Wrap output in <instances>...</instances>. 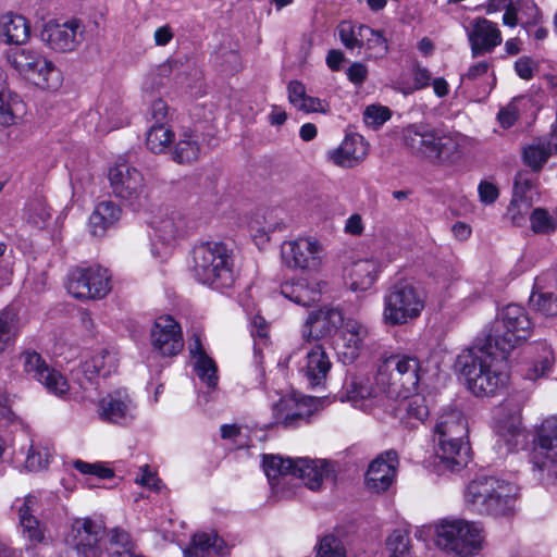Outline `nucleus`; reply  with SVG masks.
I'll return each instance as SVG.
<instances>
[{"label":"nucleus","instance_id":"nucleus-14","mask_svg":"<svg viewBox=\"0 0 557 557\" xmlns=\"http://www.w3.org/2000/svg\"><path fill=\"white\" fill-rule=\"evenodd\" d=\"M103 528L90 518H76L64 535L66 557H98Z\"/></svg>","mask_w":557,"mask_h":557},{"label":"nucleus","instance_id":"nucleus-25","mask_svg":"<svg viewBox=\"0 0 557 557\" xmlns=\"http://www.w3.org/2000/svg\"><path fill=\"white\" fill-rule=\"evenodd\" d=\"M368 153L369 147L364 138L359 134H348L338 147L326 151V160L338 168L352 169L359 165Z\"/></svg>","mask_w":557,"mask_h":557},{"label":"nucleus","instance_id":"nucleus-56","mask_svg":"<svg viewBox=\"0 0 557 557\" xmlns=\"http://www.w3.org/2000/svg\"><path fill=\"white\" fill-rule=\"evenodd\" d=\"M360 29L361 25H352L349 22H342L339 24V39L347 49L362 48V39L358 35Z\"/></svg>","mask_w":557,"mask_h":557},{"label":"nucleus","instance_id":"nucleus-43","mask_svg":"<svg viewBox=\"0 0 557 557\" xmlns=\"http://www.w3.org/2000/svg\"><path fill=\"white\" fill-rule=\"evenodd\" d=\"M201 153L199 136L191 129L184 131L172 151V159L181 164L196 161Z\"/></svg>","mask_w":557,"mask_h":557},{"label":"nucleus","instance_id":"nucleus-37","mask_svg":"<svg viewBox=\"0 0 557 557\" xmlns=\"http://www.w3.org/2000/svg\"><path fill=\"white\" fill-rule=\"evenodd\" d=\"M281 293L290 301L309 307L319 299L321 288L319 283L301 278L282 284Z\"/></svg>","mask_w":557,"mask_h":557},{"label":"nucleus","instance_id":"nucleus-61","mask_svg":"<svg viewBox=\"0 0 557 557\" xmlns=\"http://www.w3.org/2000/svg\"><path fill=\"white\" fill-rule=\"evenodd\" d=\"M109 555L113 557L114 550H135L129 534L123 530L114 529L110 535Z\"/></svg>","mask_w":557,"mask_h":557},{"label":"nucleus","instance_id":"nucleus-12","mask_svg":"<svg viewBox=\"0 0 557 557\" xmlns=\"http://www.w3.org/2000/svg\"><path fill=\"white\" fill-rule=\"evenodd\" d=\"M531 462L535 475L544 484H552L557 480V417H549L542 422Z\"/></svg>","mask_w":557,"mask_h":557},{"label":"nucleus","instance_id":"nucleus-19","mask_svg":"<svg viewBox=\"0 0 557 557\" xmlns=\"http://www.w3.org/2000/svg\"><path fill=\"white\" fill-rule=\"evenodd\" d=\"M370 337V327L355 318H346L339 327L335 348L343 363L354 362L363 351Z\"/></svg>","mask_w":557,"mask_h":557},{"label":"nucleus","instance_id":"nucleus-4","mask_svg":"<svg viewBox=\"0 0 557 557\" xmlns=\"http://www.w3.org/2000/svg\"><path fill=\"white\" fill-rule=\"evenodd\" d=\"M518 487L496 476H480L467 487L466 499L480 513L503 517L516 510Z\"/></svg>","mask_w":557,"mask_h":557},{"label":"nucleus","instance_id":"nucleus-17","mask_svg":"<svg viewBox=\"0 0 557 557\" xmlns=\"http://www.w3.org/2000/svg\"><path fill=\"white\" fill-rule=\"evenodd\" d=\"M101 421L121 426L129 425L138 413L137 404L126 388H117L103 396L97 405Z\"/></svg>","mask_w":557,"mask_h":557},{"label":"nucleus","instance_id":"nucleus-39","mask_svg":"<svg viewBox=\"0 0 557 557\" xmlns=\"http://www.w3.org/2000/svg\"><path fill=\"white\" fill-rule=\"evenodd\" d=\"M0 38L7 44L22 45L29 38V25L25 17L7 13L0 17Z\"/></svg>","mask_w":557,"mask_h":557},{"label":"nucleus","instance_id":"nucleus-18","mask_svg":"<svg viewBox=\"0 0 557 557\" xmlns=\"http://www.w3.org/2000/svg\"><path fill=\"white\" fill-rule=\"evenodd\" d=\"M323 257V246L311 237H299L282 246V259L292 269L315 271L321 267Z\"/></svg>","mask_w":557,"mask_h":557},{"label":"nucleus","instance_id":"nucleus-9","mask_svg":"<svg viewBox=\"0 0 557 557\" xmlns=\"http://www.w3.org/2000/svg\"><path fill=\"white\" fill-rule=\"evenodd\" d=\"M382 318L387 325H403L420 317L425 300L413 285L399 282L388 288L383 299Z\"/></svg>","mask_w":557,"mask_h":557},{"label":"nucleus","instance_id":"nucleus-26","mask_svg":"<svg viewBox=\"0 0 557 557\" xmlns=\"http://www.w3.org/2000/svg\"><path fill=\"white\" fill-rule=\"evenodd\" d=\"M262 467L271 490L277 495L288 496V486L294 480L295 459L283 458L276 455H264Z\"/></svg>","mask_w":557,"mask_h":557},{"label":"nucleus","instance_id":"nucleus-58","mask_svg":"<svg viewBox=\"0 0 557 557\" xmlns=\"http://www.w3.org/2000/svg\"><path fill=\"white\" fill-rule=\"evenodd\" d=\"M411 76L413 85L408 90H405V94H410L414 90L425 89L429 86H431V82L433 79L430 70L418 62L412 65Z\"/></svg>","mask_w":557,"mask_h":557},{"label":"nucleus","instance_id":"nucleus-10","mask_svg":"<svg viewBox=\"0 0 557 557\" xmlns=\"http://www.w3.org/2000/svg\"><path fill=\"white\" fill-rule=\"evenodd\" d=\"M108 178L112 194L135 211L147 208L150 189L143 173L127 164L119 163L110 168Z\"/></svg>","mask_w":557,"mask_h":557},{"label":"nucleus","instance_id":"nucleus-11","mask_svg":"<svg viewBox=\"0 0 557 557\" xmlns=\"http://www.w3.org/2000/svg\"><path fill=\"white\" fill-rule=\"evenodd\" d=\"M151 228V249L157 257H166L177 243L193 228V223L180 211H165L153 216Z\"/></svg>","mask_w":557,"mask_h":557},{"label":"nucleus","instance_id":"nucleus-20","mask_svg":"<svg viewBox=\"0 0 557 557\" xmlns=\"http://www.w3.org/2000/svg\"><path fill=\"white\" fill-rule=\"evenodd\" d=\"M317 409L314 398L287 395L278 399L272 406L275 424L284 428H297L307 424Z\"/></svg>","mask_w":557,"mask_h":557},{"label":"nucleus","instance_id":"nucleus-63","mask_svg":"<svg viewBox=\"0 0 557 557\" xmlns=\"http://www.w3.org/2000/svg\"><path fill=\"white\" fill-rule=\"evenodd\" d=\"M147 114L152 124H168L169 122V107L161 98L151 101Z\"/></svg>","mask_w":557,"mask_h":557},{"label":"nucleus","instance_id":"nucleus-45","mask_svg":"<svg viewBox=\"0 0 557 557\" xmlns=\"http://www.w3.org/2000/svg\"><path fill=\"white\" fill-rule=\"evenodd\" d=\"M23 457V463L28 471H40L49 465L51 455L49 448L40 442L32 441L27 448L22 447L17 458Z\"/></svg>","mask_w":557,"mask_h":557},{"label":"nucleus","instance_id":"nucleus-57","mask_svg":"<svg viewBox=\"0 0 557 557\" xmlns=\"http://www.w3.org/2000/svg\"><path fill=\"white\" fill-rule=\"evenodd\" d=\"M391 110L384 106H368L363 112V120L366 124L380 127L391 119Z\"/></svg>","mask_w":557,"mask_h":557},{"label":"nucleus","instance_id":"nucleus-30","mask_svg":"<svg viewBox=\"0 0 557 557\" xmlns=\"http://www.w3.org/2000/svg\"><path fill=\"white\" fill-rule=\"evenodd\" d=\"M346 318L337 308L324 307L310 312L302 331L305 338H321L341 327Z\"/></svg>","mask_w":557,"mask_h":557},{"label":"nucleus","instance_id":"nucleus-55","mask_svg":"<svg viewBox=\"0 0 557 557\" xmlns=\"http://www.w3.org/2000/svg\"><path fill=\"white\" fill-rule=\"evenodd\" d=\"M22 360L25 372L36 381H38L40 379V375H44V373H46V370L49 369V366L36 351H25L22 355Z\"/></svg>","mask_w":557,"mask_h":557},{"label":"nucleus","instance_id":"nucleus-53","mask_svg":"<svg viewBox=\"0 0 557 557\" xmlns=\"http://www.w3.org/2000/svg\"><path fill=\"white\" fill-rule=\"evenodd\" d=\"M26 221L36 227H42L50 219L51 213L47 205L39 200L29 202L25 208Z\"/></svg>","mask_w":557,"mask_h":557},{"label":"nucleus","instance_id":"nucleus-34","mask_svg":"<svg viewBox=\"0 0 557 557\" xmlns=\"http://www.w3.org/2000/svg\"><path fill=\"white\" fill-rule=\"evenodd\" d=\"M189 352L195 359V371L209 388L214 389L219 382L215 361L207 354L200 336L194 335L188 344Z\"/></svg>","mask_w":557,"mask_h":557},{"label":"nucleus","instance_id":"nucleus-60","mask_svg":"<svg viewBox=\"0 0 557 557\" xmlns=\"http://www.w3.org/2000/svg\"><path fill=\"white\" fill-rule=\"evenodd\" d=\"M74 468L83 474H91L98 479H110L113 476V471L110 468L102 466L99 462L88 463L83 460H75Z\"/></svg>","mask_w":557,"mask_h":557},{"label":"nucleus","instance_id":"nucleus-33","mask_svg":"<svg viewBox=\"0 0 557 557\" xmlns=\"http://www.w3.org/2000/svg\"><path fill=\"white\" fill-rule=\"evenodd\" d=\"M382 392L372 387L369 379L354 376L345 384L346 400L354 407L368 411L380 404Z\"/></svg>","mask_w":557,"mask_h":557},{"label":"nucleus","instance_id":"nucleus-59","mask_svg":"<svg viewBox=\"0 0 557 557\" xmlns=\"http://www.w3.org/2000/svg\"><path fill=\"white\" fill-rule=\"evenodd\" d=\"M404 409L407 414L416 420L423 421L429 416V408L425 399L419 395L404 398Z\"/></svg>","mask_w":557,"mask_h":557},{"label":"nucleus","instance_id":"nucleus-51","mask_svg":"<svg viewBox=\"0 0 557 557\" xmlns=\"http://www.w3.org/2000/svg\"><path fill=\"white\" fill-rule=\"evenodd\" d=\"M388 557H411L410 540L405 530H395L386 541Z\"/></svg>","mask_w":557,"mask_h":557},{"label":"nucleus","instance_id":"nucleus-29","mask_svg":"<svg viewBox=\"0 0 557 557\" xmlns=\"http://www.w3.org/2000/svg\"><path fill=\"white\" fill-rule=\"evenodd\" d=\"M333 472L332 463L325 459L295 458L294 480L300 479L311 491H319Z\"/></svg>","mask_w":557,"mask_h":557},{"label":"nucleus","instance_id":"nucleus-2","mask_svg":"<svg viewBox=\"0 0 557 557\" xmlns=\"http://www.w3.org/2000/svg\"><path fill=\"white\" fill-rule=\"evenodd\" d=\"M468 423L462 411L444 410L434 425L433 441L437 466L451 472L462 469L469 460Z\"/></svg>","mask_w":557,"mask_h":557},{"label":"nucleus","instance_id":"nucleus-35","mask_svg":"<svg viewBox=\"0 0 557 557\" xmlns=\"http://www.w3.org/2000/svg\"><path fill=\"white\" fill-rule=\"evenodd\" d=\"M557 153V131L548 137L540 138L523 149V162L533 171L539 172L550 156Z\"/></svg>","mask_w":557,"mask_h":557},{"label":"nucleus","instance_id":"nucleus-54","mask_svg":"<svg viewBox=\"0 0 557 557\" xmlns=\"http://www.w3.org/2000/svg\"><path fill=\"white\" fill-rule=\"evenodd\" d=\"M521 26L528 28L541 21V11L533 0H516Z\"/></svg>","mask_w":557,"mask_h":557},{"label":"nucleus","instance_id":"nucleus-22","mask_svg":"<svg viewBox=\"0 0 557 557\" xmlns=\"http://www.w3.org/2000/svg\"><path fill=\"white\" fill-rule=\"evenodd\" d=\"M471 55L478 58L491 53L503 42L498 25L485 17H474L467 27Z\"/></svg>","mask_w":557,"mask_h":557},{"label":"nucleus","instance_id":"nucleus-38","mask_svg":"<svg viewBox=\"0 0 557 557\" xmlns=\"http://www.w3.org/2000/svg\"><path fill=\"white\" fill-rule=\"evenodd\" d=\"M122 214L121 208L111 200L99 202L89 218L92 235L101 237L106 231L116 224Z\"/></svg>","mask_w":557,"mask_h":557},{"label":"nucleus","instance_id":"nucleus-15","mask_svg":"<svg viewBox=\"0 0 557 557\" xmlns=\"http://www.w3.org/2000/svg\"><path fill=\"white\" fill-rule=\"evenodd\" d=\"M13 508L17 515V528L23 539L30 545L37 546L48 542V528L37 518L41 508V498L36 494H28L17 498Z\"/></svg>","mask_w":557,"mask_h":557},{"label":"nucleus","instance_id":"nucleus-42","mask_svg":"<svg viewBox=\"0 0 557 557\" xmlns=\"http://www.w3.org/2000/svg\"><path fill=\"white\" fill-rule=\"evenodd\" d=\"M549 276L544 274L535 278L529 304L534 311L545 317H555L557 315V295L544 290V283Z\"/></svg>","mask_w":557,"mask_h":557},{"label":"nucleus","instance_id":"nucleus-24","mask_svg":"<svg viewBox=\"0 0 557 557\" xmlns=\"http://www.w3.org/2000/svg\"><path fill=\"white\" fill-rule=\"evenodd\" d=\"M440 132L428 123H412L404 127L401 140L411 154L431 160Z\"/></svg>","mask_w":557,"mask_h":557},{"label":"nucleus","instance_id":"nucleus-8","mask_svg":"<svg viewBox=\"0 0 557 557\" xmlns=\"http://www.w3.org/2000/svg\"><path fill=\"white\" fill-rule=\"evenodd\" d=\"M7 61L22 77L41 89L57 90L62 85L61 71L39 51L12 48L7 52Z\"/></svg>","mask_w":557,"mask_h":557},{"label":"nucleus","instance_id":"nucleus-62","mask_svg":"<svg viewBox=\"0 0 557 557\" xmlns=\"http://www.w3.org/2000/svg\"><path fill=\"white\" fill-rule=\"evenodd\" d=\"M521 184V175H518L515 180V195L508 207V215L516 225H520L522 221L521 207H528V203L522 198L517 197Z\"/></svg>","mask_w":557,"mask_h":557},{"label":"nucleus","instance_id":"nucleus-46","mask_svg":"<svg viewBox=\"0 0 557 557\" xmlns=\"http://www.w3.org/2000/svg\"><path fill=\"white\" fill-rule=\"evenodd\" d=\"M174 133L169 124H151L147 131L146 145L153 153H162L173 143Z\"/></svg>","mask_w":557,"mask_h":557},{"label":"nucleus","instance_id":"nucleus-31","mask_svg":"<svg viewBox=\"0 0 557 557\" xmlns=\"http://www.w3.org/2000/svg\"><path fill=\"white\" fill-rule=\"evenodd\" d=\"M380 272L381 267L376 259L357 260L346 269V283L354 292H364L373 286Z\"/></svg>","mask_w":557,"mask_h":557},{"label":"nucleus","instance_id":"nucleus-23","mask_svg":"<svg viewBox=\"0 0 557 557\" xmlns=\"http://www.w3.org/2000/svg\"><path fill=\"white\" fill-rule=\"evenodd\" d=\"M151 345L154 350L165 357L180 354L184 347L180 324L170 315L156 319L151 329Z\"/></svg>","mask_w":557,"mask_h":557},{"label":"nucleus","instance_id":"nucleus-48","mask_svg":"<svg viewBox=\"0 0 557 557\" xmlns=\"http://www.w3.org/2000/svg\"><path fill=\"white\" fill-rule=\"evenodd\" d=\"M18 333L15 314L11 311H0V354L14 341Z\"/></svg>","mask_w":557,"mask_h":557},{"label":"nucleus","instance_id":"nucleus-50","mask_svg":"<svg viewBox=\"0 0 557 557\" xmlns=\"http://www.w3.org/2000/svg\"><path fill=\"white\" fill-rule=\"evenodd\" d=\"M531 230L535 234H550L555 232L557 227V220L543 208H536L530 215Z\"/></svg>","mask_w":557,"mask_h":557},{"label":"nucleus","instance_id":"nucleus-27","mask_svg":"<svg viewBox=\"0 0 557 557\" xmlns=\"http://www.w3.org/2000/svg\"><path fill=\"white\" fill-rule=\"evenodd\" d=\"M331 368L332 362L324 347L315 344L306 350L298 369L308 385L315 387L324 384Z\"/></svg>","mask_w":557,"mask_h":557},{"label":"nucleus","instance_id":"nucleus-32","mask_svg":"<svg viewBox=\"0 0 557 557\" xmlns=\"http://www.w3.org/2000/svg\"><path fill=\"white\" fill-rule=\"evenodd\" d=\"M467 138L458 132L441 129L431 160L441 164H455L461 160Z\"/></svg>","mask_w":557,"mask_h":557},{"label":"nucleus","instance_id":"nucleus-16","mask_svg":"<svg viewBox=\"0 0 557 557\" xmlns=\"http://www.w3.org/2000/svg\"><path fill=\"white\" fill-rule=\"evenodd\" d=\"M523 405V396L518 394L509 396L495 409L494 421L498 436L497 442H504L507 451H511L518 444Z\"/></svg>","mask_w":557,"mask_h":557},{"label":"nucleus","instance_id":"nucleus-21","mask_svg":"<svg viewBox=\"0 0 557 557\" xmlns=\"http://www.w3.org/2000/svg\"><path fill=\"white\" fill-rule=\"evenodd\" d=\"M85 26L82 21L72 18L64 23L50 21L41 30V40L57 52H71L84 40Z\"/></svg>","mask_w":557,"mask_h":557},{"label":"nucleus","instance_id":"nucleus-64","mask_svg":"<svg viewBox=\"0 0 557 557\" xmlns=\"http://www.w3.org/2000/svg\"><path fill=\"white\" fill-rule=\"evenodd\" d=\"M295 108L305 113H326L329 111V103L324 100L307 95Z\"/></svg>","mask_w":557,"mask_h":557},{"label":"nucleus","instance_id":"nucleus-28","mask_svg":"<svg viewBox=\"0 0 557 557\" xmlns=\"http://www.w3.org/2000/svg\"><path fill=\"white\" fill-rule=\"evenodd\" d=\"M398 462V455L394 450L386 451L373 460L366 474L368 488L377 493L386 491L394 481Z\"/></svg>","mask_w":557,"mask_h":557},{"label":"nucleus","instance_id":"nucleus-7","mask_svg":"<svg viewBox=\"0 0 557 557\" xmlns=\"http://www.w3.org/2000/svg\"><path fill=\"white\" fill-rule=\"evenodd\" d=\"M436 545L448 553L471 557L483 548V529L463 519H444L434 525Z\"/></svg>","mask_w":557,"mask_h":557},{"label":"nucleus","instance_id":"nucleus-52","mask_svg":"<svg viewBox=\"0 0 557 557\" xmlns=\"http://www.w3.org/2000/svg\"><path fill=\"white\" fill-rule=\"evenodd\" d=\"M315 557H347L343 541L334 534L322 537Z\"/></svg>","mask_w":557,"mask_h":557},{"label":"nucleus","instance_id":"nucleus-3","mask_svg":"<svg viewBox=\"0 0 557 557\" xmlns=\"http://www.w3.org/2000/svg\"><path fill=\"white\" fill-rule=\"evenodd\" d=\"M190 272L200 283L225 292L234 287L237 274L227 247L221 242H201L191 250Z\"/></svg>","mask_w":557,"mask_h":557},{"label":"nucleus","instance_id":"nucleus-47","mask_svg":"<svg viewBox=\"0 0 557 557\" xmlns=\"http://www.w3.org/2000/svg\"><path fill=\"white\" fill-rule=\"evenodd\" d=\"M39 382L47 393L65 399L67 395H70L71 386L66 380V377L58 370L50 368L46 370V373L44 375H40V379L37 381Z\"/></svg>","mask_w":557,"mask_h":557},{"label":"nucleus","instance_id":"nucleus-36","mask_svg":"<svg viewBox=\"0 0 557 557\" xmlns=\"http://www.w3.org/2000/svg\"><path fill=\"white\" fill-rule=\"evenodd\" d=\"M99 116L96 129L100 133H108L121 128L129 123V115L119 100L102 103L96 113H90V119Z\"/></svg>","mask_w":557,"mask_h":557},{"label":"nucleus","instance_id":"nucleus-6","mask_svg":"<svg viewBox=\"0 0 557 557\" xmlns=\"http://www.w3.org/2000/svg\"><path fill=\"white\" fill-rule=\"evenodd\" d=\"M531 335V321L523 307L510 304L495 318L486 335L488 348L495 347L503 355L508 354Z\"/></svg>","mask_w":557,"mask_h":557},{"label":"nucleus","instance_id":"nucleus-5","mask_svg":"<svg viewBox=\"0 0 557 557\" xmlns=\"http://www.w3.org/2000/svg\"><path fill=\"white\" fill-rule=\"evenodd\" d=\"M421 364L417 357L392 355L380 366L375 382L388 398H407L418 389Z\"/></svg>","mask_w":557,"mask_h":557},{"label":"nucleus","instance_id":"nucleus-40","mask_svg":"<svg viewBox=\"0 0 557 557\" xmlns=\"http://www.w3.org/2000/svg\"><path fill=\"white\" fill-rule=\"evenodd\" d=\"M116 368V357L115 354L107 350L100 349L97 351L89 360H86L82 366V372L86 374V381L88 386H84L82 383V387L84 389H89L92 387V375L97 374L100 376H107Z\"/></svg>","mask_w":557,"mask_h":557},{"label":"nucleus","instance_id":"nucleus-44","mask_svg":"<svg viewBox=\"0 0 557 557\" xmlns=\"http://www.w3.org/2000/svg\"><path fill=\"white\" fill-rule=\"evenodd\" d=\"M358 35L362 39V47L367 50V59L376 60L387 54L389 47L383 32L361 25Z\"/></svg>","mask_w":557,"mask_h":557},{"label":"nucleus","instance_id":"nucleus-13","mask_svg":"<svg viewBox=\"0 0 557 557\" xmlns=\"http://www.w3.org/2000/svg\"><path fill=\"white\" fill-rule=\"evenodd\" d=\"M111 288V274L100 265L77 267L70 272L67 290L77 299H101Z\"/></svg>","mask_w":557,"mask_h":557},{"label":"nucleus","instance_id":"nucleus-41","mask_svg":"<svg viewBox=\"0 0 557 557\" xmlns=\"http://www.w3.org/2000/svg\"><path fill=\"white\" fill-rule=\"evenodd\" d=\"M223 545V540L214 531L196 533L184 549V557H211L213 554H220Z\"/></svg>","mask_w":557,"mask_h":557},{"label":"nucleus","instance_id":"nucleus-1","mask_svg":"<svg viewBox=\"0 0 557 557\" xmlns=\"http://www.w3.org/2000/svg\"><path fill=\"white\" fill-rule=\"evenodd\" d=\"M488 348L474 346L458 355L456 368L463 376L469 391L480 397L494 396L508 383L504 370L505 355L496 357Z\"/></svg>","mask_w":557,"mask_h":557},{"label":"nucleus","instance_id":"nucleus-49","mask_svg":"<svg viewBox=\"0 0 557 557\" xmlns=\"http://www.w3.org/2000/svg\"><path fill=\"white\" fill-rule=\"evenodd\" d=\"M17 97H13L5 87L4 82H0V123L10 125L15 122Z\"/></svg>","mask_w":557,"mask_h":557}]
</instances>
